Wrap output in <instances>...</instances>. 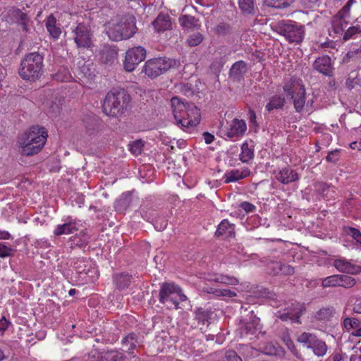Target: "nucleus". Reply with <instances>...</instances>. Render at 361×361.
I'll list each match as a JSON object with an SVG mask.
<instances>
[{
  "label": "nucleus",
  "mask_w": 361,
  "mask_h": 361,
  "mask_svg": "<svg viewBox=\"0 0 361 361\" xmlns=\"http://www.w3.org/2000/svg\"><path fill=\"white\" fill-rule=\"evenodd\" d=\"M171 106L176 125L183 130L194 128L200 123V112L194 104L173 97L171 99Z\"/></svg>",
  "instance_id": "obj_1"
},
{
  "label": "nucleus",
  "mask_w": 361,
  "mask_h": 361,
  "mask_svg": "<svg viewBox=\"0 0 361 361\" xmlns=\"http://www.w3.org/2000/svg\"><path fill=\"white\" fill-rule=\"evenodd\" d=\"M262 325L260 324V319L256 316H252V312L250 316V334L254 335L250 337L252 341V350L250 351V355L255 356L257 353H262L267 355H277L282 351V348L273 343L266 342V331L262 329Z\"/></svg>",
  "instance_id": "obj_2"
},
{
  "label": "nucleus",
  "mask_w": 361,
  "mask_h": 361,
  "mask_svg": "<svg viewBox=\"0 0 361 361\" xmlns=\"http://www.w3.org/2000/svg\"><path fill=\"white\" fill-rule=\"evenodd\" d=\"M48 133L44 127L34 126L18 137V143L20 152L25 156L38 154L44 147Z\"/></svg>",
  "instance_id": "obj_3"
},
{
  "label": "nucleus",
  "mask_w": 361,
  "mask_h": 361,
  "mask_svg": "<svg viewBox=\"0 0 361 361\" xmlns=\"http://www.w3.org/2000/svg\"><path fill=\"white\" fill-rule=\"evenodd\" d=\"M106 34L116 42L132 37L137 31L135 18L133 16H126L118 20H112L106 25Z\"/></svg>",
  "instance_id": "obj_4"
},
{
  "label": "nucleus",
  "mask_w": 361,
  "mask_h": 361,
  "mask_svg": "<svg viewBox=\"0 0 361 361\" xmlns=\"http://www.w3.org/2000/svg\"><path fill=\"white\" fill-rule=\"evenodd\" d=\"M130 102V96L124 90H112L107 93L103 102L104 112L113 117L122 115Z\"/></svg>",
  "instance_id": "obj_5"
},
{
  "label": "nucleus",
  "mask_w": 361,
  "mask_h": 361,
  "mask_svg": "<svg viewBox=\"0 0 361 361\" xmlns=\"http://www.w3.org/2000/svg\"><path fill=\"white\" fill-rule=\"evenodd\" d=\"M43 56L37 52L26 54L20 63V77L30 81L39 78L43 73Z\"/></svg>",
  "instance_id": "obj_6"
},
{
  "label": "nucleus",
  "mask_w": 361,
  "mask_h": 361,
  "mask_svg": "<svg viewBox=\"0 0 361 361\" xmlns=\"http://www.w3.org/2000/svg\"><path fill=\"white\" fill-rule=\"evenodd\" d=\"M187 297L182 293L180 288L173 283H164L159 291V301L162 304L171 302L176 310L179 309V302L185 301Z\"/></svg>",
  "instance_id": "obj_7"
},
{
  "label": "nucleus",
  "mask_w": 361,
  "mask_h": 361,
  "mask_svg": "<svg viewBox=\"0 0 361 361\" xmlns=\"http://www.w3.org/2000/svg\"><path fill=\"white\" fill-rule=\"evenodd\" d=\"M276 31L283 35L290 43H300L304 38L305 27L294 23H280L276 27Z\"/></svg>",
  "instance_id": "obj_8"
},
{
  "label": "nucleus",
  "mask_w": 361,
  "mask_h": 361,
  "mask_svg": "<svg viewBox=\"0 0 361 361\" xmlns=\"http://www.w3.org/2000/svg\"><path fill=\"white\" fill-rule=\"evenodd\" d=\"M174 63L175 62L169 59H153L145 63L143 71L149 78H155L168 71Z\"/></svg>",
  "instance_id": "obj_9"
},
{
  "label": "nucleus",
  "mask_w": 361,
  "mask_h": 361,
  "mask_svg": "<svg viewBox=\"0 0 361 361\" xmlns=\"http://www.w3.org/2000/svg\"><path fill=\"white\" fill-rule=\"evenodd\" d=\"M146 58V50L142 47L129 49L123 61V68L128 72L133 71L139 63Z\"/></svg>",
  "instance_id": "obj_10"
},
{
  "label": "nucleus",
  "mask_w": 361,
  "mask_h": 361,
  "mask_svg": "<svg viewBox=\"0 0 361 361\" xmlns=\"http://www.w3.org/2000/svg\"><path fill=\"white\" fill-rule=\"evenodd\" d=\"M81 226V221L68 216L62 224H59L54 230V234L56 236L68 235L78 231Z\"/></svg>",
  "instance_id": "obj_11"
},
{
  "label": "nucleus",
  "mask_w": 361,
  "mask_h": 361,
  "mask_svg": "<svg viewBox=\"0 0 361 361\" xmlns=\"http://www.w3.org/2000/svg\"><path fill=\"white\" fill-rule=\"evenodd\" d=\"M312 67L314 71L329 77L333 75L334 68L331 58L327 55H323L316 59Z\"/></svg>",
  "instance_id": "obj_12"
},
{
  "label": "nucleus",
  "mask_w": 361,
  "mask_h": 361,
  "mask_svg": "<svg viewBox=\"0 0 361 361\" xmlns=\"http://www.w3.org/2000/svg\"><path fill=\"white\" fill-rule=\"evenodd\" d=\"M333 266L339 271L351 275L361 273V266L353 264L345 258H338L334 260Z\"/></svg>",
  "instance_id": "obj_13"
},
{
  "label": "nucleus",
  "mask_w": 361,
  "mask_h": 361,
  "mask_svg": "<svg viewBox=\"0 0 361 361\" xmlns=\"http://www.w3.org/2000/svg\"><path fill=\"white\" fill-rule=\"evenodd\" d=\"M74 34V40L78 47H89L90 46V34L86 26L79 24L76 27Z\"/></svg>",
  "instance_id": "obj_14"
},
{
  "label": "nucleus",
  "mask_w": 361,
  "mask_h": 361,
  "mask_svg": "<svg viewBox=\"0 0 361 361\" xmlns=\"http://www.w3.org/2000/svg\"><path fill=\"white\" fill-rule=\"evenodd\" d=\"M152 25L154 30L158 33L171 30L173 27L170 16L162 13H159L152 22Z\"/></svg>",
  "instance_id": "obj_15"
},
{
  "label": "nucleus",
  "mask_w": 361,
  "mask_h": 361,
  "mask_svg": "<svg viewBox=\"0 0 361 361\" xmlns=\"http://www.w3.org/2000/svg\"><path fill=\"white\" fill-rule=\"evenodd\" d=\"M99 59L105 64H112L118 56V49L115 46L104 44L99 51Z\"/></svg>",
  "instance_id": "obj_16"
},
{
  "label": "nucleus",
  "mask_w": 361,
  "mask_h": 361,
  "mask_svg": "<svg viewBox=\"0 0 361 361\" xmlns=\"http://www.w3.org/2000/svg\"><path fill=\"white\" fill-rule=\"evenodd\" d=\"M275 178L283 184H289L298 180V174L290 167H284L276 173Z\"/></svg>",
  "instance_id": "obj_17"
},
{
  "label": "nucleus",
  "mask_w": 361,
  "mask_h": 361,
  "mask_svg": "<svg viewBox=\"0 0 361 361\" xmlns=\"http://www.w3.org/2000/svg\"><path fill=\"white\" fill-rule=\"evenodd\" d=\"M215 234L222 239L232 238L235 235V226L230 224L228 220L224 219L218 226Z\"/></svg>",
  "instance_id": "obj_18"
},
{
  "label": "nucleus",
  "mask_w": 361,
  "mask_h": 361,
  "mask_svg": "<svg viewBox=\"0 0 361 361\" xmlns=\"http://www.w3.org/2000/svg\"><path fill=\"white\" fill-rule=\"evenodd\" d=\"M246 123L243 120L235 118L232 121L226 131L228 137H234L242 135L246 130Z\"/></svg>",
  "instance_id": "obj_19"
},
{
  "label": "nucleus",
  "mask_w": 361,
  "mask_h": 361,
  "mask_svg": "<svg viewBox=\"0 0 361 361\" xmlns=\"http://www.w3.org/2000/svg\"><path fill=\"white\" fill-rule=\"evenodd\" d=\"M297 112H301L305 104V89L303 85H299L296 92L290 96Z\"/></svg>",
  "instance_id": "obj_20"
},
{
  "label": "nucleus",
  "mask_w": 361,
  "mask_h": 361,
  "mask_svg": "<svg viewBox=\"0 0 361 361\" xmlns=\"http://www.w3.org/2000/svg\"><path fill=\"white\" fill-rule=\"evenodd\" d=\"M46 28L49 35L54 39H58L61 34V26L57 23L56 18L53 16H49L45 20Z\"/></svg>",
  "instance_id": "obj_21"
},
{
  "label": "nucleus",
  "mask_w": 361,
  "mask_h": 361,
  "mask_svg": "<svg viewBox=\"0 0 361 361\" xmlns=\"http://www.w3.org/2000/svg\"><path fill=\"white\" fill-rule=\"evenodd\" d=\"M11 15L13 20L21 26L23 31L27 32L29 30L28 23H30V18L25 13L20 9H13L11 11Z\"/></svg>",
  "instance_id": "obj_22"
},
{
  "label": "nucleus",
  "mask_w": 361,
  "mask_h": 361,
  "mask_svg": "<svg viewBox=\"0 0 361 361\" xmlns=\"http://www.w3.org/2000/svg\"><path fill=\"white\" fill-rule=\"evenodd\" d=\"M336 314V310L333 307H322L316 312L314 318L319 322H329Z\"/></svg>",
  "instance_id": "obj_23"
},
{
  "label": "nucleus",
  "mask_w": 361,
  "mask_h": 361,
  "mask_svg": "<svg viewBox=\"0 0 361 361\" xmlns=\"http://www.w3.org/2000/svg\"><path fill=\"white\" fill-rule=\"evenodd\" d=\"M132 276L126 274H118L114 276V283L119 290H124L131 283Z\"/></svg>",
  "instance_id": "obj_24"
},
{
  "label": "nucleus",
  "mask_w": 361,
  "mask_h": 361,
  "mask_svg": "<svg viewBox=\"0 0 361 361\" xmlns=\"http://www.w3.org/2000/svg\"><path fill=\"white\" fill-rule=\"evenodd\" d=\"M348 25V22L345 21V18H340L339 16H334L331 21L332 31L335 34L343 35L345 28Z\"/></svg>",
  "instance_id": "obj_25"
},
{
  "label": "nucleus",
  "mask_w": 361,
  "mask_h": 361,
  "mask_svg": "<svg viewBox=\"0 0 361 361\" xmlns=\"http://www.w3.org/2000/svg\"><path fill=\"white\" fill-rule=\"evenodd\" d=\"M179 23L184 29L190 30L199 26L198 20L193 16L183 15L178 18Z\"/></svg>",
  "instance_id": "obj_26"
},
{
  "label": "nucleus",
  "mask_w": 361,
  "mask_h": 361,
  "mask_svg": "<svg viewBox=\"0 0 361 361\" xmlns=\"http://www.w3.org/2000/svg\"><path fill=\"white\" fill-rule=\"evenodd\" d=\"M247 71L246 63L243 61H239L235 63L230 70V77L233 79H238L243 73Z\"/></svg>",
  "instance_id": "obj_27"
},
{
  "label": "nucleus",
  "mask_w": 361,
  "mask_h": 361,
  "mask_svg": "<svg viewBox=\"0 0 361 361\" xmlns=\"http://www.w3.org/2000/svg\"><path fill=\"white\" fill-rule=\"evenodd\" d=\"M247 175V172L246 171H240L238 169H233L229 171H227L224 174V179L226 183H231V182H235L237 181L241 178H243L246 177Z\"/></svg>",
  "instance_id": "obj_28"
},
{
  "label": "nucleus",
  "mask_w": 361,
  "mask_h": 361,
  "mask_svg": "<svg viewBox=\"0 0 361 361\" xmlns=\"http://www.w3.org/2000/svg\"><path fill=\"white\" fill-rule=\"evenodd\" d=\"M204 290L207 293L214 294L216 297L233 298L236 295V293L230 289H220L214 287H207Z\"/></svg>",
  "instance_id": "obj_29"
},
{
  "label": "nucleus",
  "mask_w": 361,
  "mask_h": 361,
  "mask_svg": "<svg viewBox=\"0 0 361 361\" xmlns=\"http://www.w3.org/2000/svg\"><path fill=\"white\" fill-rule=\"evenodd\" d=\"M70 240L71 242V247H83L86 245L89 240L88 235L83 231L71 237Z\"/></svg>",
  "instance_id": "obj_30"
},
{
  "label": "nucleus",
  "mask_w": 361,
  "mask_h": 361,
  "mask_svg": "<svg viewBox=\"0 0 361 361\" xmlns=\"http://www.w3.org/2000/svg\"><path fill=\"white\" fill-rule=\"evenodd\" d=\"M357 283V280L347 274H338V287L351 288Z\"/></svg>",
  "instance_id": "obj_31"
},
{
  "label": "nucleus",
  "mask_w": 361,
  "mask_h": 361,
  "mask_svg": "<svg viewBox=\"0 0 361 361\" xmlns=\"http://www.w3.org/2000/svg\"><path fill=\"white\" fill-rule=\"evenodd\" d=\"M317 340L314 334L308 332H303L297 338L299 343L306 345L308 348H311Z\"/></svg>",
  "instance_id": "obj_32"
},
{
  "label": "nucleus",
  "mask_w": 361,
  "mask_h": 361,
  "mask_svg": "<svg viewBox=\"0 0 361 361\" xmlns=\"http://www.w3.org/2000/svg\"><path fill=\"white\" fill-rule=\"evenodd\" d=\"M285 104V99L281 96H274L267 104L266 108L269 111L274 109H281Z\"/></svg>",
  "instance_id": "obj_33"
},
{
  "label": "nucleus",
  "mask_w": 361,
  "mask_h": 361,
  "mask_svg": "<svg viewBox=\"0 0 361 361\" xmlns=\"http://www.w3.org/2000/svg\"><path fill=\"white\" fill-rule=\"evenodd\" d=\"M90 262L87 260L79 259L75 263V269L76 271L80 274H85L88 275L90 272L96 273L97 271L94 269L92 271L90 269H86L88 266H90Z\"/></svg>",
  "instance_id": "obj_34"
},
{
  "label": "nucleus",
  "mask_w": 361,
  "mask_h": 361,
  "mask_svg": "<svg viewBox=\"0 0 361 361\" xmlns=\"http://www.w3.org/2000/svg\"><path fill=\"white\" fill-rule=\"evenodd\" d=\"M72 76L66 67H61L57 73L54 75V80L59 82H68L70 81Z\"/></svg>",
  "instance_id": "obj_35"
},
{
  "label": "nucleus",
  "mask_w": 361,
  "mask_h": 361,
  "mask_svg": "<svg viewBox=\"0 0 361 361\" xmlns=\"http://www.w3.org/2000/svg\"><path fill=\"white\" fill-rule=\"evenodd\" d=\"M267 6L276 8H286L292 5L295 0H265Z\"/></svg>",
  "instance_id": "obj_36"
},
{
  "label": "nucleus",
  "mask_w": 361,
  "mask_h": 361,
  "mask_svg": "<svg viewBox=\"0 0 361 361\" xmlns=\"http://www.w3.org/2000/svg\"><path fill=\"white\" fill-rule=\"evenodd\" d=\"M195 319L198 323L205 324L210 319V312L202 308H197L195 310Z\"/></svg>",
  "instance_id": "obj_37"
},
{
  "label": "nucleus",
  "mask_w": 361,
  "mask_h": 361,
  "mask_svg": "<svg viewBox=\"0 0 361 361\" xmlns=\"http://www.w3.org/2000/svg\"><path fill=\"white\" fill-rule=\"evenodd\" d=\"M360 37L358 24L349 27L343 33V39L347 41L350 39H357Z\"/></svg>",
  "instance_id": "obj_38"
},
{
  "label": "nucleus",
  "mask_w": 361,
  "mask_h": 361,
  "mask_svg": "<svg viewBox=\"0 0 361 361\" xmlns=\"http://www.w3.org/2000/svg\"><path fill=\"white\" fill-rule=\"evenodd\" d=\"M311 349H312L314 355L317 356H323L326 353L327 346L325 342L317 339L312 346Z\"/></svg>",
  "instance_id": "obj_39"
},
{
  "label": "nucleus",
  "mask_w": 361,
  "mask_h": 361,
  "mask_svg": "<svg viewBox=\"0 0 361 361\" xmlns=\"http://www.w3.org/2000/svg\"><path fill=\"white\" fill-rule=\"evenodd\" d=\"M239 216L241 222L244 224H247L248 222V202H243L241 203L238 209V210L235 212Z\"/></svg>",
  "instance_id": "obj_40"
},
{
  "label": "nucleus",
  "mask_w": 361,
  "mask_h": 361,
  "mask_svg": "<svg viewBox=\"0 0 361 361\" xmlns=\"http://www.w3.org/2000/svg\"><path fill=\"white\" fill-rule=\"evenodd\" d=\"M343 325L344 328L349 331L350 329L355 330L357 329L360 325V322L355 317H346L343 320Z\"/></svg>",
  "instance_id": "obj_41"
},
{
  "label": "nucleus",
  "mask_w": 361,
  "mask_h": 361,
  "mask_svg": "<svg viewBox=\"0 0 361 361\" xmlns=\"http://www.w3.org/2000/svg\"><path fill=\"white\" fill-rule=\"evenodd\" d=\"M104 361H123V354L117 350H109L104 353Z\"/></svg>",
  "instance_id": "obj_42"
},
{
  "label": "nucleus",
  "mask_w": 361,
  "mask_h": 361,
  "mask_svg": "<svg viewBox=\"0 0 361 361\" xmlns=\"http://www.w3.org/2000/svg\"><path fill=\"white\" fill-rule=\"evenodd\" d=\"M360 80L357 77L356 72H352L348 79L346 80L345 85L348 89L353 90L356 86L360 85Z\"/></svg>",
  "instance_id": "obj_43"
},
{
  "label": "nucleus",
  "mask_w": 361,
  "mask_h": 361,
  "mask_svg": "<svg viewBox=\"0 0 361 361\" xmlns=\"http://www.w3.org/2000/svg\"><path fill=\"white\" fill-rule=\"evenodd\" d=\"M129 147H130L129 149H130V152L133 155L137 156L142 153V149L144 147V143L142 140H135L133 142H131L129 145Z\"/></svg>",
  "instance_id": "obj_44"
},
{
  "label": "nucleus",
  "mask_w": 361,
  "mask_h": 361,
  "mask_svg": "<svg viewBox=\"0 0 361 361\" xmlns=\"http://www.w3.org/2000/svg\"><path fill=\"white\" fill-rule=\"evenodd\" d=\"M323 288L338 287V274L331 275L322 280Z\"/></svg>",
  "instance_id": "obj_45"
},
{
  "label": "nucleus",
  "mask_w": 361,
  "mask_h": 361,
  "mask_svg": "<svg viewBox=\"0 0 361 361\" xmlns=\"http://www.w3.org/2000/svg\"><path fill=\"white\" fill-rule=\"evenodd\" d=\"M203 40V36L200 32H196L190 35L188 39L187 42L190 47H195L199 45Z\"/></svg>",
  "instance_id": "obj_46"
},
{
  "label": "nucleus",
  "mask_w": 361,
  "mask_h": 361,
  "mask_svg": "<svg viewBox=\"0 0 361 361\" xmlns=\"http://www.w3.org/2000/svg\"><path fill=\"white\" fill-rule=\"evenodd\" d=\"M299 85L301 84L295 81L287 82L283 86V91L286 93L287 96H291L298 91Z\"/></svg>",
  "instance_id": "obj_47"
},
{
  "label": "nucleus",
  "mask_w": 361,
  "mask_h": 361,
  "mask_svg": "<svg viewBox=\"0 0 361 361\" xmlns=\"http://www.w3.org/2000/svg\"><path fill=\"white\" fill-rule=\"evenodd\" d=\"M250 293H252V295H250V298L251 297H267L268 296V294L269 293L267 289L262 288L256 286L255 288H252L251 290H250ZM251 302V300L250 299V302Z\"/></svg>",
  "instance_id": "obj_48"
},
{
  "label": "nucleus",
  "mask_w": 361,
  "mask_h": 361,
  "mask_svg": "<svg viewBox=\"0 0 361 361\" xmlns=\"http://www.w3.org/2000/svg\"><path fill=\"white\" fill-rule=\"evenodd\" d=\"M212 280L216 282L228 285H235L238 283V280L235 278L224 275L217 276Z\"/></svg>",
  "instance_id": "obj_49"
},
{
  "label": "nucleus",
  "mask_w": 361,
  "mask_h": 361,
  "mask_svg": "<svg viewBox=\"0 0 361 361\" xmlns=\"http://www.w3.org/2000/svg\"><path fill=\"white\" fill-rule=\"evenodd\" d=\"M105 352H100L97 349L92 350L88 354L89 361H104Z\"/></svg>",
  "instance_id": "obj_50"
},
{
  "label": "nucleus",
  "mask_w": 361,
  "mask_h": 361,
  "mask_svg": "<svg viewBox=\"0 0 361 361\" xmlns=\"http://www.w3.org/2000/svg\"><path fill=\"white\" fill-rule=\"evenodd\" d=\"M267 269L270 274L278 275L281 273V262H270L267 264Z\"/></svg>",
  "instance_id": "obj_51"
},
{
  "label": "nucleus",
  "mask_w": 361,
  "mask_h": 361,
  "mask_svg": "<svg viewBox=\"0 0 361 361\" xmlns=\"http://www.w3.org/2000/svg\"><path fill=\"white\" fill-rule=\"evenodd\" d=\"M284 342L288 347V348L291 351V353L298 359H302L301 355L299 353L298 350L296 349V347L293 343V341L289 338H284Z\"/></svg>",
  "instance_id": "obj_52"
},
{
  "label": "nucleus",
  "mask_w": 361,
  "mask_h": 361,
  "mask_svg": "<svg viewBox=\"0 0 361 361\" xmlns=\"http://www.w3.org/2000/svg\"><path fill=\"white\" fill-rule=\"evenodd\" d=\"M354 3V0H348L346 4L343 7V8L338 11V13L336 15L342 18H345L349 16V12L350 9V6Z\"/></svg>",
  "instance_id": "obj_53"
},
{
  "label": "nucleus",
  "mask_w": 361,
  "mask_h": 361,
  "mask_svg": "<svg viewBox=\"0 0 361 361\" xmlns=\"http://www.w3.org/2000/svg\"><path fill=\"white\" fill-rule=\"evenodd\" d=\"M250 132L253 130L257 133L258 130V125L256 121V115L254 111L250 109Z\"/></svg>",
  "instance_id": "obj_54"
},
{
  "label": "nucleus",
  "mask_w": 361,
  "mask_h": 361,
  "mask_svg": "<svg viewBox=\"0 0 361 361\" xmlns=\"http://www.w3.org/2000/svg\"><path fill=\"white\" fill-rule=\"evenodd\" d=\"M340 157V150L335 149L329 152L326 157V160L328 162L335 163L336 162Z\"/></svg>",
  "instance_id": "obj_55"
},
{
  "label": "nucleus",
  "mask_w": 361,
  "mask_h": 361,
  "mask_svg": "<svg viewBox=\"0 0 361 361\" xmlns=\"http://www.w3.org/2000/svg\"><path fill=\"white\" fill-rule=\"evenodd\" d=\"M229 31V25L226 23H220L215 27V32L219 35H225Z\"/></svg>",
  "instance_id": "obj_56"
},
{
  "label": "nucleus",
  "mask_w": 361,
  "mask_h": 361,
  "mask_svg": "<svg viewBox=\"0 0 361 361\" xmlns=\"http://www.w3.org/2000/svg\"><path fill=\"white\" fill-rule=\"evenodd\" d=\"M295 271H294V268L289 265V264H282L281 262V274H283V275H287V276H290V275H293L294 274Z\"/></svg>",
  "instance_id": "obj_57"
},
{
  "label": "nucleus",
  "mask_w": 361,
  "mask_h": 361,
  "mask_svg": "<svg viewBox=\"0 0 361 361\" xmlns=\"http://www.w3.org/2000/svg\"><path fill=\"white\" fill-rule=\"evenodd\" d=\"M305 310V307L303 305L301 306V308H300L299 311H298L295 314H290V320H291L293 322L301 324L300 317L302 316Z\"/></svg>",
  "instance_id": "obj_58"
},
{
  "label": "nucleus",
  "mask_w": 361,
  "mask_h": 361,
  "mask_svg": "<svg viewBox=\"0 0 361 361\" xmlns=\"http://www.w3.org/2000/svg\"><path fill=\"white\" fill-rule=\"evenodd\" d=\"M241 154L240 155V159L243 162L248 161V144L245 142L243 144L241 147Z\"/></svg>",
  "instance_id": "obj_59"
},
{
  "label": "nucleus",
  "mask_w": 361,
  "mask_h": 361,
  "mask_svg": "<svg viewBox=\"0 0 361 361\" xmlns=\"http://www.w3.org/2000/svg\"><path fill=\"white\" fill-rule=\"evenodd\" d=\"M349 234L361 245V233L358 229L350 227Z\"/></svg>",
  "instance_id": "obj_60"
},
{
  "label": "nucleus",
  "mask_w": 361,
  "mask_h": 361,
  "mask_svg": "<svg viewBox=\"0 0 361 361\" xmlns=\"http://www.w3.org/2000/svg\"><path fill=\"white\" fill-rule=\"evenodd\" d=\"M12 249L8 247L5 245L0 243V257H5L10 256L12 253Z\"/></svg>",
  "instance_id": "obj_61"
},
{
  "label": "nucleus",
  "mask_w": 361,
  "mask_h": 361,
  "mask_svg": "<svg viewBox=\"0 0 361 361\" xmlns=\"http://www.w3.org/2000/svg\"><path fill=\"white\" fill-rule=\"evenodd\" d=\"M238 6L243 13H248V0H238Z\"/></svg>",
  "instance_id": "obj_62"
},
{
  "label": "nucleus",
  "mask_w": 361,
  "mask_h": 361,
  "mask_svg": "<svg viewBox=\"0 0 361 361\" xmlns=\"http://www.w3.org/2000/svg\"><path fill=\"white\" fill-rule=\"evenodd\" d=\"M264 54L259 51H255L251 55V60L255 62H261L262 61Z\"/></svg>",
  "instance_id": "obj_63"
},
{
  "label": "nucleus",
  "mask_w": 361,
  "mask_h": 361,
  "mask_svg": "<svg viewBox=\"0 0 361 361\" xmlns=\"http://www.w3.org/2000/svg\"><path fill=\"white\" fill-rule=\"evenodd\" d=\"M354 313L361 314V299H357L353 305Z\"/></svg>",
  "instance_id": "obj_64"
}]
</instances>
